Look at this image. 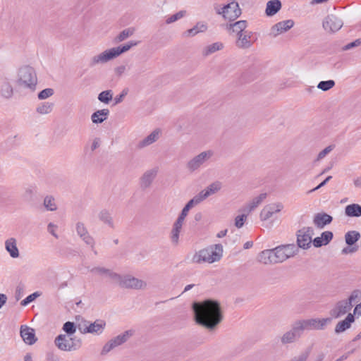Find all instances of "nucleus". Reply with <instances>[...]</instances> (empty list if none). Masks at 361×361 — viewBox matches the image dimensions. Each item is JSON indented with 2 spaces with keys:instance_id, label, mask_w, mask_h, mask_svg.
Returning a JSON list of instances; mask_svg holds the SVG:
<instances>
[{
  "instance_id": "nucleus-1",
  "label": "nucleus",
  "mask_w": 361,
  "mask_h": 361,
  "mask_svg": "<svg viewBox=\"0 0 361 361\" xmlns=\"http://www.w3.org/2000/svg\"><path fill=\"white\" fill-rule=\"evenodd\" d=\"M192 309L196 322L209 329L215 328L222 320L221 307L216 300L195 302Z\"/></svg>"
},
{
  "instance_id": "nucleus-2",
  "label": "nucleus",
  "mask_w": 361,
  "mask_h": 361,
  "mask_svg": "<svg viewBox=\"0 0 361 361\" xmlns=\"http://www.w3.org/2000/svg\"><path fill=\"white\" fill-rule=\"evenodd\" d=\"M223 256V246L221 244L211 245L205 249L200 250L192 257L196 263H214L219 261Z\"/></svg>"
},
{
  "instance_id": "nucleus-3",
  "label": "nucleus",
  "mask_w": 361,
  "mask_h": 361,
  "mask_svg": "<svg viewBox=\"0 0 361 361\" xmlns=\"http://www.w3.org/2000/svg\"><path fill=\"white\" fill-rule=\"evenodd\" d=\"M16 83L19 87L35 91L37 83L35 70L29 66L20 67L18 71Z\"/></svg>"
},
{
  "instance_id": "nucleus-4",
  "label": "nucleus",
  "mask_w": 361,
  "mask_h": 361,
  "mask_svg": "<svg viewBox=\"0 0 361 361\" xmlns=\"http://www.w3.org/2000/svg\"><path fill=\"white\" fill-rule=\"evenodd\" d=\"M55 345L63 351H74L81 346V340L76 336L60 334L54 339Z\"/></svg>"
},
{
  "instance_id": "nucleus-5",
  "label": "nucleus",
  "mask_w": 361,
  "mask_h": 361,
  "mask_svg": "<svg viewBox=\"0 0 361 361\" xmlns=\"http://www.w3.org/2000/svg\"><path fill=\"white\" fill-rule=\"evenodd\" d=\"M213 156L212 150L203 151L190 159L186 164V168L191 173L198 171Z\"/></svg>"
},
{
  "instance_id": "nucleus-6",
  "label": "nucleus",
  "mask_w": 361,
  "mask_h": 361,
  "mask_svg": "<svg viewBox=\"0 0 361 361\" xmlns=\"http://www.w3.org/2000/svg\"><path fill=\"white\" fill-rule=\"evenodd\" d=\"M116 283L121 288L130 289H145L147 287V283L131 275L121 276L119 274V279H117Z\"/></svg>"
},
{
  "instance_id": "nucleus-7",
  "label": "nucleus",
  "mask_w": 361,
  "mask_h": 361,
  "mask_svg": "<svg viewBox=\"0 0 361 361\" xmlns=\"http://www.w3.org/2000/svg\"><path fill=\"white\" fill-rule=\"evenodd\" d=\"M331 321V318H314L305 320L298 321V323L301 328L302 331L304 330H322Z\"/></svg>"
},
{
  "instance_id": "nucleus-8",
  "label": "nucleus",
  "mask_w": 361,
  "mask_h": 361,
  "mask_svg": "<svg viewBox=\"0 0 361 361\" xmlns=\"http://www.w3.org/2000/svg\"><path fill=\"white\" fill-rule=\"evenodd\" d=\"M314 229L312 227H303L297 232L298 247L307 250L310 247Z\"/></svg>"
},
{
  "instance_id": "nucleus-9",
  "label": "nucleus",
  "mask_w": 361,
  "mask_h": 361,
  "mask_svg": "<svg viewBox=\"0 0 361 361\" xmlns=\"http://www.w3.org/2000/svg\"><path fill=\"white\" fill-rule=\"evenodd\" d=\"M279 263L294 257L298 254L299 249L294 244H287L278 246L274 248Z\"/></svg>"
},
{
  "instance_id": "nucleus-10",
  "label": "nucleus",
  "mask_w": 361,
  "mask_h": 361,
  "mask_svg": "<svg viewBox=\"0 0 361 361\" xmlns=\"http://www.w3.org/2000/svg\"><path fill=\"white\" fill-rule=\"evenodd\" d=\"M132 330H128L123 334L116 336L115 338L109 341L103 347L102 350V355H106L114 348L122 345L126 342L133 335Z\"/></svg>"
},
{
  "instance_id": "nucleus-11",
  "label": "nucleus",
  "mask_w": 361,
  "mask_h": 361,
  "mask_svg": "<svg viewBox=\"0 0 361 361\" xmlns=\"http://www.w3.org/2000/svg\"><path fill=\"white\" fill-rule=\"evenodd\" d=\"M116 58L117 57L112 47L93 56L90 60V66L94 67L98 65H103Z\"/></svg>"
},
{
  "instance_id": "nucleus-12",
  "label": "nucleus",
  "mask_w": 361,
  "mask_h": 361,
  "mask_svg": "<svg viewBox=\"0 0 361 361\" xmlns=\"http://www.w3.org/2000/svg\"><path fill=\"white\" fill-rule=\"evenodd\" d=\"M343 25V20L334 15L327 16L323 20V27L328 32H335L339 30Z\"/></svg>"
},
{
  "instance_id": "nucleus-13",
  "label": "nucleus",
  "mask_w": 361,
  "mask_h": 361,
  "mask_svg": "<svg viewBox=\"0 0 361 361\" xmlns=\"http://www.w3.org/2000/svg\"><path fill=\"white\" fill-rule=\"evenodd\" d=\"M14 89L12 85V79L4 76L0 78V95L6 99H10L13 97Z\"/></svg>"
},
{
  "instance_id": "nucleus-14",
  "label": "nucleus",
  "mask_w": 361,
  "mask_h": 361,
  "mask_svg": "<svg viewBox=\"0 0 361 361\" xmlns=\"http://www.w3.org/2000/svg\"><path fill=\"white\" fill-rule=\"evenodd\" d=\"M222 187L221 182L216 181L209 185L204 190L194 196L200 204L209 196L218 192Z\"/></svg>"
},
{
  "instance_id": "nucleus-15",
  "label": "nucleus",
  "mask_w": 361,
  "mask_h": 361,
  "mask_svg": "<svg viewBox=\"0 0 361 361\" xmlns=\"http://www.w3.org/2000/svg\"><path fill=\"white\" fill-rule=\"evenodd\" d=\"M294 24V21L291 19L280 21L271 27L269 35L273 37H276L291 29Z\"/></svg>"
},
{
  "instance_id": "nucleus-16",
  "label": "nucleus",
  "mask_w": 361,
  "mask_h": 361,
  "mask_svg": "<svg viewBox=\"0 0 361 361\" xmlns=\"http://www.w3.org/2000/svg\"><path fill=\"white\" fill-rule=\"evenodd\" d=\"M302 331L298 322L294 324L292 329L283 334L281 338V342L283 344H288L295 342L299 338Z\"/></svg>"
},
{
  "instance_id": "nucleus-17",
  "label": "nucleus",
  "mask_w": 361,
  "mask_h": 361,
  "mask_svg": "<svg viewBox=\"0 0 361 361\" xmlns=\"http://www.w3.org/2000/svg\"><path fill=\"white\" fill-rule=\"evenodd\" d=\"M283 208L281 203H271L266 205L261 211L259 218L262 221H267L275 214L280 212Z\"/></svg>"
},
{
  "instance_id": "nucleus-18",
  "label": "nucleus",
  "mask_w": 361,
  "mask_h": 361,
  "mask_svg": "<svg viewBox=\"0 0 361 361\" xmlns=\"http://www.w3.org/2000/svg\"><path fill=\"white\" fill-rule=\"evenodd\" d=\"M225 11H222L224 13V18L229 20H234L238 18L241 14V10L239 7L238 3L236 1H232L225 6H224Z\"/></svg>"
},
{
  "instance_id": "nucleus-19",
  "label": "nucleus",
  "mask_w": 361,
  "mask_h": 361,
  "mask_svg": "<svg viewBox=\"0 0 361 361\" xmlns=\"http://www.w3.org/2000/svg\"><path fill=\"white\" fill-rule=\"evenodd\" d=\"M353 307L345 300L338 301L330 311V314L334 318H339L348 313Z\"/></svg>"
},
{
  "instance_id": "nucleus-20",
  "label": "nucleus",
  "mask_w": 361,
  "mask_h": 361,
  "mask_svg": "<svg viewBox=\"0 0 361 361\" xmlns=\"http://www.w3.org/2000/svg\"><path fill=\"white\" fill-rule=\"evenodd\" d=\"M267 194L266 192H263L256 197H254L241 208V211L246 214L250 213L262 203V202L267 198Z\"/></svg>"
},
{
  "instance_id": "nucleus-21",
  "label": "nucleus",
  "mask_w": 361,
  "mask_h": 361,
  "mask_svg": "<svg viewBox=\"0 0 361 361\" xmlns=\"http://www.w3.org/2000/svg\"><path fill=\"white\" fill-rule=\"evenodd\" d=\"M160 135L161 130L159 129L154 130L150 134L137 142V148L142 149L154 144L160 138Z\"/></svg>"
},
{
  "instance_id": "nucleus-22",
  "label": "nucleus",
  "mask_w": 361,
  "mask_h": 361,
  "mask_svg": "<svg viewBox=\"0 0 361 361\" xmlns=\"http://www.w3.org/2000/svg\"><path fill=\"white\" fill-rule=\"evenodd\" d=\"M106 326V323L102 320H96L93 323H90L85 326V328H79L80 331L82 334H92L96 335L101 334Z\"/></svg>"
},
{
  "instance_id": "nucleus-23",
  "label": "nucleus",
  "mask_w": 361,
  "mask_h": 361,
  "mask_svg": "<svg viewBox=\"0 0 361 361\" xmlns=\"http://www.w3.org/2000/svg\"><path fill=\"white\" fill-rule=\"evenodd\" d=\"M76 232L77 234L82 238V240L92 248L94 246V240L90 235L86 226L82 222H78L76 224Z\"/></svg>"
},
{
  "instance_id": "nucleus-24",
  "label": "nucleus",
  "mask_w": 361,
  "mask_h": 361,
  "mask_svg": "<svg viewBox=\"0 0 361 361\" xmlns=\"http://www.w3.org/2000/svg\"><path fill=\"white\" fill-rule=\"evenodd\" d=\"M257 259L259 262L264 264L279 263L274 248L262 251L259 254Z\"/></svg>"
},
{
  "instance_id": "nucleus-25",
  "label": "nucleus",
  "mask_w": 361,
  "mask_h": 361,
  "mask_svg": "<svg viewBox=\"0 0 361 361\" xmlns=\"http://www.w3.org/2000/svg\"><path fill=\"white\" fill-rule=\"evenodd\" d=\"M252 35L253 32L251 31H245L244 33L238 35L235 41L236 47L243 49L250 48L253 44L251 41Z\"/></svg>"
},
{
  "instance_id": "nucleus-26",
  "label": "nucleus",
  "mask_w": 361,
  "mask_h": 361,
  "mask_svg": "<svg viewBox=\"0 0 361 361\" xmlns=\"http://www.w3.org/2000/svg\"><path fill=\"white\" fill-rule=\"evenodd\" d=\"M20 334L23 341L27 345H33L37 341L35 330L27 326H21Z\"/></svg>"
},
{
  "instance_id": "nucleus-27",
  "label": "nucleus",
  "mask_w": 361,
  "mask_h": 361,
  "mask_svg": "<svg viewBox=\"0 0 361 361\" xmlns=\"http://www.w3.org/2000/svg\"><path fill=\"white\" fill-rule=\"evenodd\" d=\"M157 169H152L146 171L140 178V185L142 189L149 188L152 183L157 174Z\"/></svg>"
},
{
  "instance_id": "nucleus-28",
  "label": "nucleus",
  "mask_w": 361,
  "mask_h": 361,
  "mask_svg": "<svg viewBox=\"0 0 361 361\" xmlns=\"http://www.w3.org/2000/svg\"><path fill=\"white\" fill-rule=\"evenodd\" d=\"M333 221L331 216L326 213H317L314 215L313 219L314 225L319 229H322L325 226L329 224Z\"/></svg>"
},
{
  "instance_id": "nucleus-29",
  "label": "nucleus",
  "mask_w": 361,
  "mask_h": 361,
  "mask_svg": "<svg viewBox=\"0 0 361 361\" xmlns=\"http://www.w3.org/2000/svg\"><path fill=\"white\" fill-rule=\"evenodd\" d=\"M90 271L93 274L107 277L115 283H116L117 279H119L118 274L113 271L111 269H106L105 267H95L92 268Z\"/></svg>"
},
{
  "instance_id": "nucleus-30",
  "label": "nucleus",
  "mask_w": 361,
  "mask_h": 361,
  "mask_svg": "<svg viewBox=\"0 0 361 361\" xmlns=\"http://www.w3.org/2000/svg\"><path fill=\"white\" fill-rule=\"evenodd\" d=\"M355 322L354 314L348 313L345 319L340 321L335 327V333L341 334L350 329L352 323Z\"/></svg>"
},
{
  "instance_id": "nucleus-31",
  "label": "nucleus",
  "mask_w": 361,
  "mask_h": 361,
  "mask_svg": "<svg viewBox=\"0 0 361 361\" xmlns=\"http://www.w3.org/2000/svg\"><path fill=\"white\" fill-rule=\"evenodd\" d=\"M97 216L99 220L104 224L106 225L111 228H115L114 218L109 210L106 209H103L100 210L99 212L98 213Z\"/></svg>"
},
{
  "instance_id": "nucleus-32",
  "label": "nucleus",
  "mask_w": 361,
  "mask_h": 361,
  "mask_svg": "<svg viewBox=\"0 0 361 361\" xmlns=\"http://www.w3.org/2000/svg\"><path fill=\"white\" fill-rule=\"evenodd\" d=\"M333 233L331 231H324L320 237H317L312 240V243L315 247H320L322 245H327L333 238Z\"/></svg>"
},
{
  "instance_id": "nucleus-33",
  "label": "nucleus",
  "mask_w": 361,
  "mask_h": 361,
  "mask_svg": "<svg viewBox=\"0 0 361 361\" xmlns=\"http://www.w3.org/2000/svg\"><path fill=\"white\" fill-rule=\"evenodd\" d=\"M208 28L207 24L204 22H197L194 27L183 32L185 37H194L200 32H205Z\"/></svg>"
},
{
  "instance_id": "nucleus-34",
  "label": "nucleus",
  "mask_w": 361,
  "mask_h": 361,
  "mask_svg": "<svg viewBox=\"0 0 361 361\" xmlns=\"http://www.w3.org/2000/svg\"><path fill=\"white\" fill-rule=\"evenodd\" d=\"M5 249L12 258H18L20 255L17 240L14 238H10L5 241Z\"/></svg>"
},
{
  "instance_id": "nucleus-35",
  "label": "nucleus",
  "mask_w": 361,
  "mask_h": 361,
  "mask_svg": "<svg viewBox=\"0 0 361 361\" xmlns=\"http://www.w3.org/2000/svg\"><path fill=\"white\" fill-rule=\"evenodd\" d=\"M247 26V23L246 20H239L234 23H231L227 26L228 30L233 33H235L236 35H239L245 32V28Z\"/></svg>"
},
{
  "instance_id": "nucleus-36",
  "label": "nucleus",
  "mask_w": 361,
  "mask_h": 361,
  "mask_svg": "<svg viewBox=\"0 0 361 361\" xmlns=\"http://www.w3.org/2000/svg\"><path fill=\"white\" fill-rule=\"evenodd\" d=\"M109 115V110L107 109L97 110L92 114L91 120L93 123H102V122L107 119Z\"/></svg>"
},
{
  "instance_id": "nucleus-37",
  "label": "nucleus",
  "mask_w": 361,
  "mask_h": 361,
  "mask_svg": "<svg viewBox=\"0 0 361 361\" xmlns=\"http://www.w3.org/2000/svg\"><path fill=\"white\" fill-rule=\"evenodd\" d=\"M281 8V2L279 0H271L267 3L265 13L267 16H274Z\"/></svg>"
},
{
  "instance_id": "nucleus-38",
  "label": "nucleus",
  "mask_w": 361,
  "mask_h": 361,
  "mask_svg": "<svg viewBox=\"0 0 361 361\" xmlns=\"http://www.w3.org/2000/svg\"><path fill=\"white\" fill-rule=\"evenodd\" d=\"M345 214L348 217L361 216V206L358 204H350L345 207Z\"/></svg>"
},
{
  "instance_id": "nucleus-39",
  "label": "nucleus",
  "mask_w": 361,
  "mask_h": 361,
  "mask_svg": "<svg viewBox=\"0 0 361 361\" xmlns=\"http://www.w3.org/2000/svg\"><path fill=\"white\" fill-rule=\"evenodd\" d=\"M138 44L137 42L135 41H130L125 44L113 47L114 52L116 54V57L119 56L122 54L130 50L133 47L136 46Z\"/></svg>"
},
{
  "instance_id": "nucleus-40",
  "label": "nucleus",
  "mask_w": 361,
  "mask_h": 361,
  "mask_svg": "<svg viewBox=\"0 0 361 361\" xmlns=\"http://www.w3.org/2000/svg\"><path fill=\"white\" fill-rule=\"evenodd\" d=\"M224 48V44L221 42H214L205 47L202 50V54L207 56L217 51L221 50Z\"/></svg>"
},
{
  "instance_id": "nucleus-41",
  "label": "nucleus",
  "mask_w": 361,
  "mask_h": 361,
  "mask_svg": "<svg viewBox=\"0 0 361 361\" xmlns=\"http://www.w3.org/2000/svg\"><path fill=\"white\" fill-rule=\"evenodd\" d=\"M135 32V29L132 27L124 29L116 37L115 42L116 43L121 42L132 36Z\"/></svg>"
},
{
  "instance_id": "nucleus-42",
  "label": "nucleus",
  "mask_w": 361,
  "mask_h": 361,
  "mask_svg": "<svg viewBox=\"0 0 361 361\" xmlns=\"http://www.w3.org/2000/svg\"><path fill=\"white\" fill-rule=\"evenodd\" d=\"M360 238V233L356 231H348L345 235V243L348 245H353L355 244Z\"/></svg>"
},
{
  "instance_id": "nucleus-43",
  "label": "nucleus",
  "mask_w": 361,
  "mask_h": 361,
  "mask_svg": "<svg viewBox=\"0 0 361 361\" xmlns=\"http://www.w3.org/2000/svg\"><path fill=\"white\" fill-rule=\"evenodd\" d=\"M198 204H200V202L197 200V199L195 197H193L190 200H189L187 202V204L183 208L179 216L185 218L188 216L189 211L192 208L195 207V206H197Z\"/></svg>"
},
{
  "instance_id": "nucleus-44",
  "label": "nucleus",
  "mask_w": 361,
  "mask_h": 361,
  "mask_svg": "<svg viewBox=\"0 0 361 361\" xmlns=\"http://www.w3.org/2000/svg\"><path fill=\"white\" fill-rule=\"evenodd\" d=\"M37 193V187L35 185H30L25 188L23 197L27 201H32Z\"/></svg>"
},
{
  "instance_id": "nucleus-45",
  "label": "nucleus",
  "mask_w": 361,
  "mask_h": 361,
  "mask_svg": "<svg viewBox=\"0 0 361 361\" xmlns=\"http://www.w3.org/2000/svg\"><path fill=\"white\" fill-rule=\"evenodd\" d=\"M54 104L51 102H42L36 108V111L39 114H48L52 111Z\"/></svg>"
},
{
  "instance_id": "nucleus-46",
  "label": "nucleus",
  "mask_w": 361,
  "mask_h": 361,
  "mask_svg": "<svg viewBox=\"0 0 361 361\" xmlns=\"http://www.w3.org/2000/svg\"><path fill=\"white\" fill-rule=\"evenodd\" d=\"M181 228L172 226V229L170 232L169 238L173 245L177 246L179 244L180 233Z\"/></svg>"
},
{
  "instance_id": "nucleus-47",
  "label": "nucleus",
  "mask_w": 361,
  "mask_h": 361,
  "mask_svg": "<svg viewBox=\"0 0 361 361\" xmlns=\"http://www.w3.org/2000/svg\"><path fill=\"white\" fill-rule=\"evenodd\" d=\"M98 100L104 104H109L113 98V92L111 90L102 91L98 94Z\"/></svg>"
},
{
  "instance_id": "nucleus-48",
  "label": "nucleus",
  "mask_w": 361,
  "mask_h": 361,
  "mask_svg": "<svg viewBox=\"0 0 361 361\" xmlns=\"http://www.w3.org/2000/svg\"><path fill=\"white\" fill-rule=\"evenodd\" d=\"M186 15H187V11L185 10L179 11L176 13L167 17L166 19V23L171 24L173 23H175L177 20L184 18Z\"/></svg>"
},
{
  "instance_id": "nucleus-49",
  "label": "nucleus",
  "mask_w": 361,
  "mask_h": 361,
  "mask_svg": "<svg viewBox=\"0 0 361 361\" xmlns=\"http://www.w3.org/2000/svg\"><path fill=\"white\" fill-rule=\"evenodd\" d=\"M44 206L48 211L54 212L57 209L55 200L52 196H46L44 197Z\"/></svg>"
},
{
  "instance_id": "nucleus-50",
  "label": "nucleus",
  "mask_w": 361,
  "mask_h": 361,
  "mask_svg": "<svg viewBox=\"0 0 361 361\" xmlns=\"http://www.w3.org/2000/svg\"><path fill=\"white\" fill-rule=\"evenodd\" d=\"M335 85V81L333 80L321 81L317 85V88L322 91H328Z\"/></svg>"
},
{
  "instance_id": "nucleus-51",
  "label": "nucleus",
  "mask_w": 361,
  "mask_h": 361,
  "mask_svg": "<svg viewBox=\"0 0 361 361\" xmlns=\"http://www.w3.org/2000/svg\"><path fill=\"white\" fill-rule=\"evenodd\" d=\"M63 330L66 333V335L72 336L76 331V326L72 322H66L63 326Z\"/></svg>"
},
{
  "instance_id": "nucleus-52",
  "label": "nucleus",
  "mask_w": 361,
  "mask_h": 361,
  "mask_svg": "<svg viewBox=\"0 0 361 361\" xmlns=\"http://www.w3.org/2000/svg\"><path fill=\"white\" fill-rule=\"evenodd\" d=\"M361 298V291L360 290H353L349 298L345 300L348 302L349 305H353V303L357 302Z\"/></svg>"
},
{
  "instance_id": "nucleus-53",
  "label": "nucleus",
  "mask_w": 361,
  "mask_h": 361,
  "mask_svg": "<svg viewBox=\"0 0 361 361\" xmlns=\"http://www.w3.org/2000/svg\"><path fill=\"white\" fill-rule=\"evenodd\" d=\"M54 93V91L52 88H46L38 93V99H46L51 96H52Z\"/></svg>"
},
{
  "instance_id": "nucleus-54",
  "label": "nucleus",
  "mask_w": 361,
  "mask_h": 361,
  "mask_svg": "<svg viewBox=\"0 0 361 361\" xmlns=\"http://www.w3.org/2000/svg\"><path fill=\"white\" fill-rule=\"evenodd\" d=\"M310 354V349H306L298 356L293 357L290 361H307Z\"/></svg>"
},
{
  "instance_id": "nucleus-55",
  "label": "nucleus",
  "mask_w": 361,
  "mask_h": 361,
  "mask_svg": "<svg viewBox=\"0 0 361 361\" xmlns=\"http://www.w3.org/2000/svg\"><path fill=\"white\" fill-rule=\"evenodd\" d=\"M248 214H246V213H244L241 215H238L235 217V226L238 228H240L241 227L243 226L244 224H245V221H246L247 219V215Z\"/></svg>"
},
{
  "instance_id": "nucleus-56",
  "label": "nucleus",
  "mask_w": 361,
  "mask_h": 361,
  "mask_svg": "<svg viewBox=\"0 0 361 361\" xmlns=\"http://www.w3.org/2000/svg\"><path fill=\"white\" fill-rule=\"evenodd\" d=\"M39 295V294L37 292H35L27 296L24 300H23L20 302V305L22 306H27L28 304L34 301Z\"/></svg>"
},
{
  "instance_id": "nucleus-57",
  "label": "nucleus",
  "mask_w": 361,
  "mask_h": 361,
  "mask_svg": "<svg viewBox=\"0 0 361 361\" xmlns=\"http://www.w3.org/2000/svg\"><path fill=\"white\" fill-rule=\"evenodd\" d=\"M360 45H361V38L357 39L355 41L347 44L342 48V49L346 51L359 47Z\"/></svg>"
},
{
  "instance_id": "nucleus-58",
  "label": "nucleus",
  "mask_w": 361,
  "mask_h": 361,
  "mask_svg": "<svg viewBox=\"0 0 361 361\" xmlns=\"http://www.w3.org/2000/svg\"><path fill=\"white\" fill-rule=\"evenodd\" d=\"M332 149H333L332 146L330 145V146L326 147L325 149H324L319 153L317 159L320 160V159H324L329 152H331L332 151Z\"/></svg>"
},
{
  "instance_id": "nucleus-59",
  "label": "nucleus",
  "mask_w": 361,
  "mask_h": 361,
  "mask_svg": "<svg viewBox=\"0 0 361 361\" xmlns=\"http://www.w3.org/2000/svg\"><path fill=\"white\" fill-rule=\"evenodd\" d=\"M128 92V91L127 89L123 90L121 93L114 98L115 104H117L121 103L123 100L124 97L127 95Z\"/></svg>"
},
{
  "instance_id": "nucleus-60",
  "label": "nucleus",
  "mask_w": 361,
  "mask_h": 361,
  "mask_svg": "<svg viewBox=\"0 0 361 361\" xmlns=\"http://www.w3.org/2000/svg\"><path fill=\"white\" fill-rule=\"evenodd\" d=\"M184 217L178 216L176 221L173 223V226L182 229L185 221Z\"/></svg>"
},
{
  "instance_id": "nucleus-61",
  "label": "nucleus",
  "mask_w": 361,
  "mask_h": 361,
  "mask_svg": "<svg viewBox=\"0 0 361 361\" xmlns=\"http://www.w3.org/2000/svg\"><path fill=\"white\" fill-rule=\"evenodd\" d=\"M331 178L332 177L331 176H329L324 181H322L321 183H319L316 188L308 191L307 193H311L314 191L317 190L318 189L321 188L322 187L324 186L331 179Z\"/></svg>"
},
{
  "instance_id": "nucleus-62",
  "label": "nucleus",
  "mask_w": 361,
  "mask_h": 361,
  "mask_svg": "<svg viewBox=\"0 0 361 361\" xmlns=\"http://www.w3.org/2000/svg\"><path fill=\"white\" fill-rule=\"evenodd\" d=\"M57 226L52 223H49L47 226L48 231L54 235L56 238H58V235L56 233L55 231Z\"/></svg>"
},
{
  "instance_id": "nucleus-63",
  "label": "nucleus",
  "mask_w": 361,
  "mask_h": 361,
  "mask_svg": "<svg viewBox=\"0 0 361 361\" xmlns=\"http://www.w3.org/2000/svg\"><path fill=\"white\" fill-rule=\"evenodd\" d=\"M357 250V246L353 247H346L342 250L341 252H342V254L347 255L349 253L355 252Z\"/></svg>"
},
{
  "instance_id": "nucleus-64",
  "label": "nucleus",
  "mask_w": 361,
  "mask_h": 361,
  "mask_svg": "<svg viewBox=\"0 0 361 361\" xmlns=\"http://www.w3.org/2000/svg\"><path fill=\"white\" fill-rule=\"evenodd\" d=\"M46 361H59V358L54 353H49L47 355Z\"/></svg>"
}]
</instances>
